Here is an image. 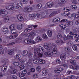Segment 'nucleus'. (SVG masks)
<instances>
[{
    "label": "nucleus",
    "instance_id": "1",
    "mask_svg": "<svg viewBox=\"0 0 79 79\" xmlns=\"http://www.w3.org/2000/svg\"><path fill=\"white\" fill-rule=\"evenodd\" d=\"M34 51V57L35 58V57L37 56V53H38L39 52L42 53L44 52V49L43 47L39 46L37 48H35Z\"/></svg>",
    "mask_w": 79,
    "mask_h": 79
},
{
    "label": "nucleus",
    "instance_id": "2",
    "mask_svg": "<svg viewBox=\"0 0 79 79\" xmlns=\"http://www.w3.org/2000/svg\"><path fill=\"white\" fill-rule=\"evenodd\" d=\"M8 14V12L5 9L0 10V15L2 16H6Z\"/></svg>",
    "mask_w": 79,
    "mask_h": 79
},
{
    "label": "nucleus",
    "instance_id": "3",
    "mask_svg": "<svg viewBox=\"0 0 79 79\" xmlns=\"http://www.w3.org/2000/svg\"><path fill=\"white\" fill-rule=\"evenodd\" d=\"M21 40V38H17L15 40V42H12L8 44V45H12L13 44H15V43H19Z\"/></svg>",
    "mask_w": 79,
    "mask_h": 79
},
{
    "label": "nucleus",
    "instance_id": "4",
    "mask_svg": "<svg viewBox=\"0 0 79 79\" xmlns=\"http://www.w3.org/2000/svg\"><path fill=\"white\" fill-rule=\"evenodd\" d=\"M73 25V22L72 21H68L66 22L65 24V26L66 27H69L72 26Z\"/></svg>",
    "mask_w": 79,
    "mask_h": 79
},
{
    "label": "nucleus",
    "instance_id": "5",
    "mask_svg": "<svg viewBox=\"0 0 79 79\" xmlns=\"http://www.w3.org/2000/svg\"><path fill=\"white\" fill-rule=\"evenodd\" d=\"M52 52V51L51 50H50L49 51H48L47 52L44 53V55L47 56H52L53 55Z\"/></svg>",
    "mask_w": 79,
    "mask_h": 79
},
{
    "label": "nucleus",
    "instance_id": "6",
    "mask_svg": "<svg viewBox=\"0 0 79 79\" xmlns=\"http://www.w3.org/2000/svg\"><path fill=\"white\" fill-rule=\"evenodd\" d=\"M63 70V68H58L57 69H55L54 70V72L55 73H59L61 72Z\"/></svg>",
    "mask_w": 79,
    "mask_h": 79
},
{
    "label": "nucleus",
    "instance_id": "7",
    "mask_svg": "<svg viewBox=\"0 0 79 79\" xmlns=\"http://www.w3.org/2000/svg\"><path fill=\"white\" fill-rule=\"evenodd\" d=\"M46 6H47V7L48 8H52L53 6V3L52 2H49L47 3Z\"/></svg>",
    "mask_w": 79,
    "mask_h": 79
},
{
    "label": "nucleus",
    "instance_id": "8",
    "mask_svg": "<svg viewBox=\"0 0 79 79\" xmlns=\"http://www.w3.org/2000/svg\"><path fill=\"white\" fill-rule=\"evenodd\" d=\"M17 19L19 21H23L24 20V19H23V15L21 14L18 15H17Z\"/></svg>",
    "mask_w": 79,
    "mask_h": 79
},
{
    "label": "nucleus",
    "instance_id": "9",
    "mask_svg": "<svg viewBox=\"0 0 79 79\" xmlns=\"http://www.w3.org/2000/svg\"><path fill=\"white\" fill-rule=\"evenodd\" d=\"M53 47L54 48L52 52L53 54H56L57 53V48H56L55 45H53Z\"/></svg>",
    "mask_w": 79,
    "mask_h": 79
},
{
    "label": "nucleus",
    "instance_id": "10",
    "mask_svg": "<svg viewBox=\"0 0 79 79\" xmlns=\"http://www.w3.org/2000/svg\"><path fill=\"white\" fill-rule=\"evenodd\" d=\"M48 73V69H45L42 72V75L43 76H45L47 75V73Z\"/></svg>",
    "mask_w": 79,
    "mask_h": 79
},
{
    "label": "nucleus",
    "instance_id": "11",
    "mask_svg": "<svg viewBox=\"0 0 79 79\" xmlns=\"http://www.w3.org/2000/svg\"><path fill=\"white\" fill-rule=\"evenodd\" d=\"M71 68L73 69H75V70H77V69H78L79 68V66L78 65H73L72 66H71Z\"/></svg>",
    "mask_w": 79,
    "mask_h": 79
},
{
    "label": "nucleus",
    "instance_id": "12",
    "mask_svg": "<svg viewBox=\"0 0 79 79\" xmlns=\"http://www.w3.org/2000/svg\"><path fill=\"white\" fill-rule=\"evenodd\" d=\"M7 53L9 55H12L14 53V50L11 49H9Z\"/></svg>",
    "mask_w": 79,
    "mask_h": 79
},
{
    "label": "nucleus",
    "instance_id": "13",
    "mask_svg": "<svg viewBox=\"0 0 79 79\" xmlns=\"http://www.w3.org/2000/svg\"><path fill=\"white\" fill-rule=\"evenodd\" d=\"M66 57V54H64V53H63L60 55V59H61L62 60H65Z\"/></svg>",
    "mask_w": 79,
    "mask_h": 79
},
{
    "label": "nucleus",
    "instance_id": "14",
    "mask_svg": "<svg viewBox=\"0 0 79 79\" xmlns=\"http://www.w3.org/2000/svg\"><path fill=\"white\" fill-rule=\"evenodd\" d=\"M23 26H24L23 24H19L17 26V29H18V30H21V29H23Z\"/></svg>",
    "mask_w": 79,
    "mask_h": 79
},
{
    "label": "nucleus",
    "instance_id": "15",
    "mask_svg": "<svg viewBox=\"0 0 79 79\" xmlns=\"http://www.w3.org/2000/svg\"><path fill=\"white\" fill-rule=\"evenodd\" d=\"M9 29L11 30H13V29H16L15 25H14V24L10 25L9 27Z\"/></svg>",
    "mask_w": 79,
    "mask_h": 79
},
{
    "label": "nucleus",
    "instance_id": "16",
    "mask_svg": "<svg viewBox=\"0 0 79 79\" xmlns=\"http://www.w3.org/2000/svg\"><path fill=\"white\" fill-rule=\"evenodd\" d=\"M55 42L57 45H61L63 44V41H59L58 40H56Z\"/></svg>",
    "mask_w": 79,
    "mask_h": 79
},
{
    "label": "nucleus",
    "instance_id": "17",
    "mask_svg": "<svg viewBox=\"0 0 79 79\" xmlns=\"http://www.w3.org/2000/svg\"><path fill=\"white\" fill-rule=\"evenodd\" d=\"M18 36V34H15L14 35H10V36H8V37H9V39H15V38H16V37H17Z\"/></svg>",
    "mask_w": 79,
    "mask_h": 79
},
{
    "label": "nucleus",
    "instance_id": "18",
    "mask_svg": "<svg viewBox=\"0 0 79 79\" xmlns=\"http://www.w3.org/2000/svg\"><path fill=\"white\" fill-rule=\"evenodd\" d=\"M64 0H59L58 3L60 4V6H63L64 3Z\"/></svg>",
    "mask_w": 79,
    "mask_h": 79
},
{
    "label": "nucleus",
    "instance_id": "19",
    "mask_svg": "<svg viewBox=\"0 0 79 79\" xmlns=\"http://www.w3.org/2000/svg\"><path fill=\"white\" fill-rule=\"evenodd\" d=\"M17 72H18V71L16 69H13V70H11L10 71V73L12 74H16Z\"/></svg>",
    "mask_w": 79,
    "mask_h": 79
},
{
    "label": "nucleus",
    "instance_id": "20",
    "mask_svg": "<svg viewBox=\"0 0 79 79\" xmlns=\"http://www.w3.org/2000/svg\"><path fill=\"white\" fill-rule=\"evenodd\" d=\"M24 42L26 44H31L32 42V41L30 39H27L25 40Z\"/></svg>",
    "mask_w": 79,
    "mask_h": 79
},
{
    "label": "nucleus",
    "instance_id": "21",
    "mask_svg": "<svg viewBox=\"0 0 79 79\" xmlns=\"http://www.w3.org/2000/svg\"><path fill=\"white\" fill-rule=\"evenodd\" d=\"M29 17L30 18L34 19V18H35L36 17V15L35 14H30L29 15Z\"/></svg>",
    "mask_w": 79,
    "mask_h": 79
},
{
    "label": "nucleus",
    "instance_id": "22",
    "mask_svg": "<svg viewBox=\"0 0 79 79\" xmlns=\"http://www.w3.org/2000/svg\"><path fill=\"white\" fill-rule=\"evenodd\" d=\"M47 34L49 37H51L52 35V31L50 30H48L47 31Z\"/></svg>",
    "mask_w": 79,
    "mask_h": 79
},
{
    "label": "nucleus",
    "instance_id": "23",
    "mask_svg": "<svg viewBox=\"0 0 79 79\" xmlns=\"http://www.w3.org/2000/svg\"><path fill=\"white\" fill-rule=\"evenodd\" d=\"M28 54V51L27 50H24L22 52V55L23 56H26Z\"/></svg>",
    "mask_w": 79,
    "mask_h": 79
},
{
    "label": "nucleus",
    "instance_id": "24",
    "mask_svg": "<svg viewBox=\"0 0 79 79\" xmlns=\"http://www.w3.org/2000/svg\"><path fill=\"white\" fill-rule=\"evenodd\" d=\"M60 19L59 18H56L54 19L52 21L53 23H57V22H58L59 21Z\"/></svg>",
    "mask_w": 79,
    "mask_h": 79
},
{
    "label": "nucleus",
    "instance_id": "25",
    "mask_svg": "<svg viewBox=\"0 0 79 79\" xmlns=\"http://www.w3.org/2000/svg\"><path fill=\"white\" fill-rule=\"evenodd\" d=\"M58 12L57 11H54L50 15H49V16L51 17V16H55V15H56L57 14Z\"/></svg>",
    "mask_w": 79,
    "mask_h": 79
},
{
    "label": "nucleus",
    "instance_id": "26",
    "mask_svg": "<svg viewBox=\"0 0 79 79\" xmlns=\"http://www.w3.org/2000/svg\"><path fill=\"white\" fill-rule=\"evenodd\" d=\"M20 1L21 3H23L24 4H26L28 2V0H20Z\"/></svg>",
    "mask_w": 79,
    "mask_h": 79
},
{
    "label": "nucleus",
    "instance_id": "27",
    "mask_svg": "<svg viewBox=\"0 0 79 79\" xmlns=\"http://www.w3.org/2000/svg\"><path fill=\"white\" fill-rule=\"evenodd\" d=\"M11 33L13 34H15L18 33V31L17 30H16V29H15L11 31Z\"/></svg>",
    "mask_w": 79,
    "mask_h": 79
},
{
    "label": "nucleus",
    "instance_id": "28",
    "mask_svg": "<svg viewBox=\"0 0 79 79\" xmlns=\"http://www.w3.org/2000/svg\"><path fill=\"white\" fill-rule=\"evenodd\" d=\"M7 8L9 10H13L14 9V6L12 5H10L7 6Z\"/></svg>",
    "mask_w": 79,
    "mask_h": 79
},
{
    "label": "nucleus",
    "instance_id": "29",
    "mask_svg": "<svg viewBox=\"0 0 79 79\" xmlns=\"http://www.w3.org/2000/svg\"><path fill=\"white\" fill-rule=\"evenodd\" d=\"M63 40L65 41V42H68V36L66 35H64L63 37Z\"/></svg>",
    "mask_w": 79,
    "mask_h": 79
},
{
    "label": "nucleus",
    "instance_id": "30",
    "mask_svg": "<svg viewBox=\"0 0 79 79\" xmlns=\"http://www.w3.org/2000/svg\"><path fill=\"white\" fill-rule=\"evenodd\" d=\"M1 71L4 72L7 69V66H3L1 68Z\"/></svg>",
    "mask_w": 79,
    "mask_h": 79
},
{
    "label": "nucleus",
    "instance_id": "31",
    "mask_svg": "<svg viewBox=\"0 0 79 79\" xmlns=\"http://www.w3.org/2000/svg\"><path fill=\"white\" fill-rule=\"evenodd\" d=\"M44 47L45 49H47L49 48V44L48 43H45L44 45Z\"/></svg>",
    "mask_w": 79,
    "mask_h": 79
},
{
    "label": "nucleus",
    "instance_id": "32",
    "mask_svg": "<svg viewBox=\"0 0 79 79\" xmlns=\"http://www.w3.org/2000/svg\"><path fill=\"white\" fill-rule=\"evenodd\" d=\"M33 63L35 64H37V63H39V59L37 58L33 60Z\"/></svg>",
    "mask_w": 79,
    "mask_h": 79
},
{
    "label": "nucleus",
    "instance_id": "33",
    "mask_svg": "<svg viewBox=\"0 0 79 79\" xmlns=\"http://www.w3.org/2000/svg\"><path fill=\"white\" fill-rule=\"evenodd\" d=\"M74 33H76V30L75 29H73L72 30V31L70 32L69 34L70 35H74Z\"/></svg>",
    "mask_w": 79,
    "mask_h": 79
},
{
    "label": "nucleus",
    "instance_id": "34",
    "mask_svg": "<svg viewBox=\"0 0 79 79\" xmlns=\"http://www.w3.org/2000/svg\"><path fill=\"white\" fill-rule=\"evenodd\" d=\"M21 57V56H20V54H17L14 57L15 59H19Z\"/></svg>",
    "mask_w": 79,
    "mask_h": 79
},
{
    "label": "nucleus",
    "instance_id": "35",
    "mask_svg": "<svg viewBox=\"0 0 79 79\" xmlns=\"http://www.w3.org/2000/svg\"><path fill=\"white\" fill-rule=\"evenodd\" d=\"M72 48H73V50H74V51H76V52L77 51V46L74 45L72 46Z\"/></svg>",
    "mask_w": 79,
    "mask_h": 79
},
{
    "label": "nucleus",
    "instance_id": "36",
    "mask_svg": "<svg viewBox=\"0 0 79 79\" xmlns=\"http://www.w3.org/2000/svg\"><path fill=\"white\" fill-rule=\"evenodd\" d=\"M9 20V17L6 16L4 19V23H7Z\"/></svg>",
    "mask_w": 79,
    "mask_h": 79
},
{
    "label": "nucleus",
    "instance_id": "37",
    "mask_svg": "<svg viewBox=\"0 0 79 79\" xmlns=\"http://www.w3.org/2000/svg\"><path fill=\"white\" fill-rule=\"evenodd\" d=\"M36 40L37 42H41V41H42V38H41L40 36H38L36 38Z\"/></svg>",
    "mask_w": 79,
    "mask_h": 79
},
{
    "label": "nucleus",
    "instance_id": "38",
    "mask_svg": "<svg viewBox=\"0 0 79 79\" xmlns=\"http://www.w3.org/2000/svg\"><path fill=\"white\" fill-rule=\"evenodd\" d=\"M13 65L14 66H18L19 65V62L15 61L13 63Z\"/></svg>",
    "mask_w": 79,
    "mask_h": 79
},
{
    "label": "nucleus",
    "instance_id": "39",
    "mask_svg": "<svg viewBox=\"0 0 79 79\" xmlns=\"http://www.w3.org/2000/svg\"><path fill=\"white\" fill-rule=\"evenodd\" d=\"M71 8L73 9V10H77V6L75 5H72L71 6Z\"/></svg>",
    "mask_w": 79,
    "mask_h": 79
},
{
    "label": "nucleus",
    "instance_id": "40",
    "mask_svg": "<svg viewBox=\"0 0 79 79\" xmlns=\"http://www.w3.org/2000/svg\"><path fill=\"white\" fill-rule=\"evenodd\" d=\"M67 37H68V40H73V36L70 35H68Z\"/></svg>",
    "mask_w": 79,
    "mask_h": 79
},
{
    "label": "nucleus",
    "instance_id": "41",
    "mask_svg": "<svg viewBox=\"0 0 79 79\" xmlns=\"http://www.w3.org/2000/svg\"><path fill=\"white\" fill-rule=\"evenodd\" d=\"M39 63L41 64H44L45 63V61L44 60L41 59L39 60Z\"/></svg>",
    "mask_w": 79,
    "mask_h": 79
},
{
    "label": "nucleus",
    "instance_id": "42",
    "mask_svg": "<svg viewBox=\"0 0 79 79\" xmlns=\"http://www.w3.org/2000/svg\"><path fill=\"white\" fill-rule=\"evenodd\" d=\"M63 14L64 16H69V15L70 13L69 12H64Z\"/></svg>",
    "mask_w": 79,
    "mask_h": 79
},
{
    "label": "nucleus",
    "instance_id": "43",
    "mask_svg": "<svg viewBox=\"0 0 79 79\" xmlns=\"http://www.w3.org/2000/svg\"><path fill=\"white\" fill-rule=\"evenodd\" d=\"M27 64L28 66H31L32 64V61H31V60L30 59L28 60V61L27 62Z\"/></svg>",
    "mask_w": 79,
    "mask_h": 79
},
{
    "label": "nucleus",
    "instance_id": "44",
    "mask_svg": "<svg viewBox=\"0 0 79 79\" xmlns=\"http://www.w3.org/2000/svg\"><path fill=\"white\" fill-rule=\"evenodd\" d=\"M30 10V7H25L24 9V11L25 12H27L28 10Z\"/></svg>",
    "mask_w": 79,
    "mask_h": 79
},
{
    "label": "nucleus",
    "instance_id": "45",
    "mask_svg": "<svg viewBox=\"0 0 79 79\" xmlns=\"http://www.w3.org/2000/svg\"><path fill=\"white\" fill-rule=\"evenodd\" d=\"M59 26L60 27H61V29H63V30H64V29H66V26H65V25H64L61 24L59 25Z\"/></svg>",
    "mask_w": 79,
    "mask_h": 79
},
{
    "label": "nucleus",
    "instance_id": "46",
    "mask_svg": "<svg viewBox=\"0 0 79 79\" xmlns=\"http://www.w3.org/2000/svg\"><path fill=\"white\" fill-rule=\"evenodd\" d=\"M37 56L35 57H40V58H42V56H43V53H37Z\"/></svg>",
    "mask_w": 79,
    "mask_h": 79
},
{
    "label": "nucleus",
    "instance_id": "47",
    "mask_svg": "<svg viewBox=\"0 0 79 79\" xmlns=\"http://www.w3.org/2000/svg\"><path fill=\"white\" fill-rule=\"evenodd\" d=\"M30 33H31V37H34V36H35V35H36V33H35V32H32Z\"/></svg>",
    "mask_w": 79,
    "mask_h": 79
},
{
    "label": "nucleus",
    "instance_id": "48",
    "mask_svg": "<svg viewBox=\"0 0 79 79\" xmlns=\"http://www.w3.org/2000/svg\"><path fill=\"white\" fill-rule=\"evenodd\" d=\"M36 70L38 72H40L41 71V67L39 66H38L36 68Z\"/></svg>",
    "mask_w": 79,
    "mask_h": 79
},
{
    "label": "nucleus",
    "instance_id": "49",
    "mask_svg": "<svg viewBox=\"0 0 79 79\" xmlns=\"http://www.w3.org/2000/svg\"><path fill=\"white\" fill-rule=\"evenodd\" d=\"M39 77V76L37 74H34L33 76V78L34 79H36Z\"/></svg>",
    "mask_w": 79,
    "mask_h": 79
},
{
    "label": "nucleus",
    "instance_id": "50",
    "mask_svg": "<svg viewBox=\"0 0 79 79\" xmlns=\"http://www.w3.org/2000/svg\"><path fill=\"white\" fill-rule=\"evenodd\" d=\"M42 37L44 39H48V37H47V35L45 34H44L42 35Z\"/></svg>",
    "mask_w": 79,
    "mask_h": 79
},
{
    "label": "nucleus",
    "instance_id": "51",
    "mask_svg": "<svg viewBox=\"0 0 79 79\" xmlns=\"http://www.w3.org/2000/svg\"><path fill=\"white\" fill-rule=\"evenodd\" d=\"M65 50L67 52H70V47H66L65 48Z\"/></svg>",
    "mask_w": 79,
    "mask_h": 79
},
{
    "label": "nucleus",
    "instance_id": "52",
    "mask_svg": "<svg viewBox=\"0 0 79 79\" xmlns=\"http://www.w3.org/2000/svg\"><path fill=\"white\" fill-rule=\"evenodd\" d=\"M63 37V36L61 34V33H58V35H57V38H59V39H60V38H62Z\"/></svg>",
    "mask_w": 79,
    "mask_h": 79
},
{
    "label": "nucleus",
    "instance_id": "53",
    "mask_svg": "<svg viewBox=\"0 0 79 79\" xmlns=\"http://www.w3.org/2000/svg\"><path fill=\"white\" fill-rule=\"evenodd\" d=\"M2 31L4 32V34H8V29H6V30H3V31Z\"/></svg>",
    "mask_w": 79,
    "mask_h": 79
},
{
    "label": "nucleus",
    "instance_id": "54",
    "mask_svg": "<svg viewBox=\"0 0 79 79\" xmlns=\"http://www.w3.org/2000/svg\"><path fill=\"white\" fill-rule=\"evenodd\" d=\"M7 61V60H6V59H3L2 60V63L4 64H5V63H6Z\"/></svg>",
    "mask_w": 79,
    "mask_h": 79
},
{
    "label": "nucleus",
    "instance_id": "55",
    "mask_svg": "<svg viewBox=\"0 0 79 79\" xmlns=\"http://www.w3.org/2000/svg\"><path fill=\"white\" fill-rule=\"evenodd\" d=\"M18 6L19 8H21L23 7V4L21 3H19L18 4Z\"/></svg>",
    "mask_w": 79,
    "mask_h": 79
},
{
    "label": "nucleus",
    "instance_id": "56",
    "mask_svg": "<svg viewBox=\"0 0 79 79\" xmlns=\"http://www.w3.org/2000/svg\"><path fill=\"white\" fill-rule=\"evenodd\" d=\"M70 63L73 64V65H74L76 64V61L74 60H72L70 61Z\"/></svg>",
    "mask_w": 79,
    "mask_h": 79
},
{
    "label": "nucleus",
    "instance_id": "57",
    "mask_svg": "<svg viewBox=\"0 0 79 79\" xmlns=\"http://www.w3.org/2000/svg\"><path fill=\"white\" fill-rule=\"evenodd\" d=\"M20 69L21 71L23 70L24 68V65H21L19 66Z\"/></svg>",
    "mask_w": 79,
    "mask_h": 79
},
{
    "label": "nucleus",
    "instance_id": "58",
    "mask_svg": "<svg viewBox=\"0 0 79 79\" xmlns=\"http://www.w3.org/2000/svg\"><path fill=\"white\" fill-rule=\"evenodd\" d=\"M24 74L23 73H19V77H24Z\"/></svg>",
    "mask_w": 79,
    "mask_h": 79
},
{
    "label": "nucleus",
    "instance_id": "59",
    "mask_svg": "<svg viewBox=\"0 0 79 79\" xmlns=\"http://www.w3.org/2000/svg\"><path fill=\"white\" fill-rule=\"evenodd\" d=\"M37 6L38 8L40 9V8H41L42 6V4L41 3H39L38 4Z\"/></svg>",
    "mask_w": 79,
    "mask_h": 79
},
{
    "label": "nucleus",
    "instance_id": "60",
    "mask_svg": "<svg viewBox=\"0 0 79 79\" xmlns=\"http://www.w3.org/2000/svg\"><path fill=\"white\" fill-rule=\"evenodd\" d=\"M72 2L74 4H77V1L76 0H72Z\"/></svg>",
    "mask_w": 79,
    "mask_h": 79
},
{
    "label": "nucleus",
    "instance_id": "61",
    "mask_svg": "<svg viewBox=\"0 0 79 79\" xmlns=\"http://www.w3.org/2000/svg\"><path fill=\"white\" fill-rule=\"evenodd\" d=\"M6 29H8V27H2V31H3V30H6Z\"/></svg>",
    "mask_w": 79,
    "mask_h": 79
},
{
    "label": "nucleus",
    "instance_id": "62",
    "mask_svg": "<svg viewBox=\"0 0 79 79\" xmlns=\"http://www.w3.org/2000/svg\"><path fill=\"white\" fill-rule=\"evenodd\" d=\"M56 63H59V64H60L61 63V61H60V60L59 59H57L56 60Z\"/></svg>",
    "mask_w": 79,
    "mask_h": 79
},
{
    "label": "nucleus",
    "instance_id": "63",
    "mask_svg": "<svg viewBox=\"0 0 79 79\" xmlns=\"http://www.w3.org/2000/svg\"><path fill=\"white\" fill-rule=\"evenodd\" d=\"M66 74L68 75H69V74H72V72L71 71H69L66 72Z\"/></svg>",
    "mask_w": 79,
    "mask_h": 79
},
{
    "label": "nucleus",
    "instance_id": "64",
    "mask_svg": "<svg viewBox=\"0 0 79 79\" xmlns=\"http://www.w3.org/2000/svg\"><path fill=\"white\" fill-rule=\"evenodd\" d=\"M28 58H32V54L31 53H30L28 54Z\"/></svg>",
    "mask_w": 79,
    "mask_h": 79
}]
</instances>
